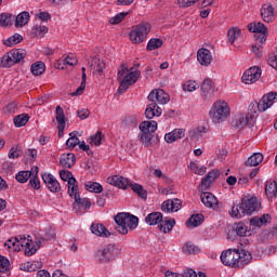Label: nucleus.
Here are the masks:
<instances>
[{
	"instance_id": "f257e3e1",
	"label": "nucleus",
	"mask_w": 277,
	"mask_h": 277,
	"mask_svg": "<svg viewBox=\"0 0 277 277\" xmlns=\"http://www.w3.org/2000/svg\"><path fill=\"white\" fill-rule=\"evenodd\" d=\"M252 261V253L250 251L238 249H227L221 254V263L226 267L234 269H243Z\"/></svg>"
},
{
	"instance_id": "f03ea898",
	"label": "nucleus",
	"mask_w": 277,
	"mask_h": 277,
	"mask_svg": "<svg viewBox=\"0 0 277 277\" xmlns=\"http://www.w3.org/2000/svg\"><path fill=\"white\" fill-rule=\"evenodd\" d=\"M115 222L117 224L116 230L120 235H127L129 230H135L140 224V219L128 212H119L115 216Z\"/></svg>"
},
{
	"instance_id": "7ed1b4c3",
	"label": "nucleus",
	"mask_w": 277,
	"mask_h": 277,
	"mask_svg": "<svg viewBox=\"0 0 277 277\" xmlns=\"http://www.w3.org/2000/svg\"><path fill=\"white\" fill-rule=\"evenodd\" d=\"M146 224L149 226H157L160 233H172V228L176 226V220L164 217L161 212H151L145 217Z\"/></svg>"
},
{
	"instance_id": "20e7f679",
	"label": "nucleus",
	"mask_w": 277,
	"mask_h": 277,
	"mask_svg": "<svg viewBox=\"0 0 277 277\" xmlns=\"http://www.w3.org/2000/svg\"><path fill=\"white\" fill-rule=\"evenodd\" d=\"M120 252L118 246L108 243L95 252V259L100 263H114L120 256Z\"/></svg>"
},
{
	"instance_id": "39448f33",
	"label": "nucleus",
	"mask_w": 277,
	"mask_h": 277,
	"mask_svg": "<svg viewBox=\"0 0 277 277\" xmlns=\"http://www.w3.org/2000/svg\"><path fill=\"white\" fill-rule=\"evenodd\" d=\"M138 140L148 148L153 145V137H155V132L157 131V121H143L140 124Z\"/></svg>"
},
{
	"instance_id": "423d86ee",
	"label": "nucleus",
	"mask_w": 277,
	"mask_h": 277,
	"mask_svg": "<svg viewBox=\"0 0 277 277\" xmlns=\"http://www.w3.org/2000/svg\"><path fill=\"white\" fill-rule=\"evenodd\" d=\"M230 115V107H228V103L224 101H217L213 104L210 109V118L212 122L215 124H220V122H224Z\"/></svg>"
},
{
	"instance_id": "0eeeda50",
	"label": "nucleus",
	"mask_w": 277,
	"mask_h": 277,
	"mask_svg": "<svg viewBox=\"0 0 277 277\" xmlns=\"http://www.w3.org/2000/svg\"><path fill=\"white\" fill-rule=\"evenodd\" d=\"M150 32V24H138L133 26L129 37L133 44H142L146 40V36Z\"/></svg>"
},
{
	"instance_id": "6e6552de",
	"label": "nucleus",
	"mask_w": 277,
	"mask_h": 277,
	"mask_svg": "<svg viewBox=\"0 0 277 277\" xmlns=\"http://www.w3.org/2000/svg\"><path fill=\"white\" fill-rule=\"evenodd\" d=\"M133 68L135 67H131L130 68L131 72L126 75L124 78L120 81L119 88L117 90L118 94H124V92L129 90V87L133 85L134 83H137V79L142 77V71L140 70L133 71Z\"/></svg>"
},
{
	"instance_id": "1a4fd4ad",
	"label": "nucleus",
	"mask_w": 277,
	"mask_h": 277,
	"mask_svg": "<svg viewBox=\"0 0 277 277\" xmlns=\"http://www.w3.org/2000/svg\"><path fill=\"white\" fill-rule=\"evenodd\" d=\"M147 98L151 103H156V105H167V103H170V95L163 89H154Z\"/></svg>"
},
{
	"instance_id": "9d476101",
	"label": "nucleus",
	"mask_w": 277,
	"mask_h": 277,
	"mask_svg": "<svg viewBox=\"0 0 277 277\" xmlns=\"http://www.w3.org/2000/svg\"><path fill=\"white\" fill-rule=\"evenodd\" d=\"M261 67L253 66L243 72L242 83H246L247 85H252V83H256V81L261 79Z\"/></svg>"
},
{
	"instance_id": "9b49d317",
	"label": "nucleus",
	"mask_w": 277,
	"mask_h": 277,
	"mask_svg": "<svg viewBox=\"0 0 277 277\" xmlns=\"http://www.w3.org/2000/svg\"><path fill=\"white\" fill-rule=\"evenodd\" d=\"M60 177L62 179V181L67 182L68 194L70 198H72V194L79 190V186L77 185V179H75V176H72V172L68 170H62L60 172Z\"/></svg>"
},
{
	"instance_id": "f8f14e48",
	"label": "nucleus",
	"mask_w": 277,
	"mask_h": 277,
	"mask_svg": "<svg viewBox=\"0 0 277 277\" xmlns=\"http://www.w3.org/2000/svg\"><path fill=\"white\" fill-rule=\"evenodd\" d=\"M277 93L271 92L265 94L256 104V108L259 111H267L272 105H274V101H276Z\"/></svg>"
},
{
	"instance_id": "ddd939ff",
	"label": "nucleus",
	"mask_w": 277,
	"mask_h": 277,
	"mask_svg": "<svg viewBox=\"0 0 277 277\" xmlns=\"http://www.w3.org/2000/svg\"><path fill=\"white\" fill-rule=\"evenodd\" d=\"M241 203L247 215H251L254 213V211H256V209H259V207H261V203H259V199H256V197H245L241 199Z\"/></svg>"
},
{
	"instance_id": "4468645a",
	"label": "nucleus",
	"mask_w": 277,
	"mask_h": 277,
	"mask_svg": "<svg viewBox=\"0 0 277 277\" xmlns=\"http://www.w3.org/2000/svg\"><path fill=\"white\" fill-rule=\"evenodd\" d=\"M254 122H256V110H251L246 116H240L236 127L238 129H243V127H254Z\"/></svg>"
},
{
	"instance_id": "2eb2a0df",
	"label": "nucleus",
	"mask_w": 277,
	"mask_h": 277,
	"mask_svg": "<svg viewBox=\"0 0 277 277\" xmlns=\"http://www.w3.org/2000/svg\"><path fill=\"white\" fill-rule=\"evenodd\" d=\"M183 202L181 201V199H168L162 202L161 210L164 213H170V211L172 213H175L176 211H180Z\"/></svg>"
},
{
	"instance_id": "dca6fc26",
	"label": "nucleus",
	"mask_w": 277,
	"mask_h": 277,
	"mask_svg": "<svg viewBox=\"0 0 277 277\" xmlns=\"http://www.w3.org/2000/svg\"><path fill=\"white\" fill-rule=\"evenodd\" d=\"M201 96L202 98H211L215 94V84L211 79H205L201 83Z\"/></svg>"
},
{
	"instance_id": "f3484780",
	"label": "nucleus",
	"mask_w": 277,
	"mask_h": 277,
	"mask_svg": "<svg viewBox=\"0 0 277 277\" xmlns=\"http://www.w3.org/2000/svg\"><path fill=\"white\" fill-rule=\"evenodd\" d=\"M197 60L201 66H211L213 55L209 49L201 48L197 52Z\"/></svg>"
},
{
	"instance_id": "a211bd4d",
	"label": "nucleus",
	"mask_w": 277,
	"mask_h": 277,
	"mask_svg": "<svg viewBox=\"0 0 277 277\" xmlns=\"http://www.w3.org/2000/svg\"><path fill=\"white\" fill-rule=\"evenodd\" d=\"M201 202L205 205V207H208V209H217V197L213 195V193L203 192L200 195Z\"/></svg>"
},
{
	"instance_id": "6ab92c4d",
	"label": "nucleus",
	"mask_w": 277,
	"mask_h": 277,
	"mask_svg": "<svg viewBox=\"0 0 277 277\" xmlns=\"http://www.w3.org/2000/svg\"><path fill=\"white\" fill-rule=\"evenodd\" d=\"M107 183L113 185L114 187H118L119 189H127L131 185L129 179L120 175H114L107 179Z\"/></svg>"
},
{
	"instance_id": "aec40b11",
	"label": "nucleus",
	"mask_w": 277,
	"mask_h": 277,
	"mask_svg": "<svg viewBox=\"0 0 277 277\" xmlns=\"http://www.w3.org/2000/svg\"><path fill=\"white\" fill-rule=\"evenodd\" d=\"M72 197L75 200L74 209H83V211L90 210V207H92V202L88 198H81L79 196V190H76L72 193Z\"/></svg>"
},
{
	"instance_id": "412c9836",
	"label": "nucleus",
	"mask_w": 277,
	"mask_h": 277,
	"mask_svg": "<svg viewBox=\"0 0 277 277\" xmlns=\"http://www.w3.org/2000/svg\"><path fill=\"white\" fill-rule=\"evenodd\" d=\"M42 179L48 189H50L53 194H57V192L62 189L60 182L55 179V176H53V174H43Z\"/></svg>"
},
{
	"instance_id": "4be33fe9",
	"label": "nucleus",
	"mask_w": 277,
	"mask_h": 277,
	"mask_svg": "<svg viewBox=\"0 0 277 277\" xmlns=\"http://www.w3.org/2000/svg\"><path fill=\"white\" fill-rule=\"evenodd\" d=\"M183 137H185V129L177 128V129H174L173 131L167 133L164 135V141L168 144H172V143L176 142V140H183Z\"/></svg>"
},
{
	"instance_id": "5701e85b",
	"label": "nucleus",
	"mask_w": 277,
	"mask_h": 277,
	"mask_svg": "<svg viewBox=\"0 0 277 277\" xmlns=\"http://www.w3.org/2000/svg\"><path fill=\"white\" fill-rule=\"evenodd\" d=\"M261 16L264 23H274V6H272V4H263Z\"/></svg>"
},
{
	"instance_id": "b1692460",
	"label": "nucleus",
	"mask_w": 277,
	"mask_h": 277,
	"mask_svg": "<svg viewBox=\"0 0 277 277\" xmlns=\"http://www.w3.org/2000/svg\"><path fill=\"white\" fill-rule=\"evenodd\" d=\"M91 232L93 235H96L97 237H110L111 233H109V229L105 227L103 224L93 223L91 225Z\"/></svg>"
},
{
	"instance_id": "393cba45",
	"label": "nucleus",
	"mask_w": 277,
	"mask_h": 277,
	"mask_svg": "<svg viewBox=\"0 0 277 277\" xmlns=\"http://www.w3.org/2000/svg\"><path fill=\"white\" fill-rule=\"evenodd\" d=\"M42 241H44V239L38 240L36 242H34V240H30V242H26V247H24L25 255L34 256V254L38 252V249L40 248V246H42Z\"/></svg>"
},
{
	"instance_id": "a878e982",
	"label": "nucleus",
	"mask_w": 277,
	"mask_h": 277,
	"mask_svg": "<svg viewBox=\"0 0 277 277\" xmlns=\"http://www.w3.org/2000/svg\"><path fill=\"white\" fill-rule=\"evenodd\" d=\"M93 75H103L105 70V61L101 58H93L90 65Z\"/></svg>"
},
{
	"instance_id": "bb28decb",
	"label": "nucleus",
	"mask_w": 277,
	"mask_h": 277,
	"mask_svg": "<svg viewBox=\"0 0 277 277\" xmlns=\"http://www.w3.org/2000/svg\"><path fill=\"white\" fill-rule=\"evenodd\" d=\"M272 222V216L269 214H263L262 216H253L250 220V225L261 228V226H265V224H269Z\"/></svg>"
},
{
	"instance_id": "cd10ccee",
	"label": "nucleus",
	"mask_w": 277,
	"mask_h": 277,
	"mask_svg": "<svg viewBox=\"0 0 277 277\" xmlns=\"http://www.w3.org/2000/svg\"><path fill=\"white\" fill-rule=\"evenodd\" d=\"M265 195L269 200H274L277 196V183L276 181H267L265 185Z\"/></svg>"
},
{
	"instance_id": "c85d7f7f",
	"label": "nucleus",
	"mask_w": 277,
	"mask_h": 277,
	"mask_svg": "<svg viewBox=\"0 0 277 277\" xmlns=\"http://www.w3.org/2000/svg\"><path fill=\"white\" fill-rule=\"evenodd\" d=\"M75 161H77L75 154L61 155L60 164L63 166V168H71L72 166H75Z\"/></svg>"
},
{
	"instance_id": "c756f323",
	"label": "nucleus",
	"mask_w": 277,
	"mask_h": 277,
	"mask_svg": "<svg viewBox=\"0 0 277 277\" xmlns=\"http://www.w3.org/2000/svg\"><path fill=\"white\" fill-rule=\"evenodd\" d=\"M217 176H220L219 171H210L205 177H202L201 187H205V189H209V186L211 185V183L214 182L215 179H217Z\"/></svg>"
},
{
	"instance_id": "7c9ffc66",
	"label": "nucleus",
	"mask_w": 277,
	"mask_h": 277,
	"mask_svg": "<svg viewBox=\"0 0 277 277\" xmlns=\"http://www.w3.org/2000/svg\"><path fill=\"white\" fill-rule=\"evenodd\" d=\"M263 162V154L254 153L248 160L245 162V166L248 168H256L260 163Z\"/></svg>"
},
{
	"instance_id": "2f4dec72",
	"label": "nucleus",
	"mask_w": 277,
	"mask_h": 277,
	"mask_svg": "<svg viewBox=\"0 0 277 277\" xmlns=\"http://www.w3.org/2000/svg\"><path fill=\"white\" fill-rule=\"evenodd\" d=\"M29 18H30L29 12L23 11L14 19L15 27H25V25L29 23Z\"/></svg>"
},
{
	"instance_id": "473e14b6",
	"label": "nucleus",
	"mask_w": 277,
	"mask_h": 277,
	"mask_svg": "<svg viewBox=\"0 0 277 277\" xmlns=\"http://www.w3.org/2000/svg\"><path fill=\"white\" fill-rule=\"evenodd\" d=\"M248 30L251 31L252 34H267V28L265 24L261 22L249 24Z\"/></svg>"
},
{
	"instance_id": "72a5a7b5",
	"label": "nucleus",
	"mask_w": 277,
	"mask_h": 277,
	"mask_svg": "<svg viewBox=\"0 0 277 277\" xmlns=\"http://www.w3.org/2000/svg\"><path fill=\"white\" fill-rule=\"evenodd\" d=\"M15 16L10 13L0 14V27H12Z\"/></svg>"
},
{
	"instance_id": "f704fd0d",
	"label": "nucleus",
	"mask_w": 277,
	"mask_h": 277,
	"mask_svg": "<svg viewBox=\"0 0 277 277\" xmlns=\"http://www.w3.org/2000/svg\"><path fill=\"white\" fill-rule=\"evenodd\" d=\"M11 58L14 62V65L21 64L27 56V52L25 50H11Z\"/></svg>"
},
{
	"instance_id": "c9c22d12",
	"label": "nucleus",
	"mask_w": 277,
	"mask_h": 277,
	"mask_svg": "<svg viewBox=\"0 0 277 277\" xmlns=\"http://www.w3.org/2000/svg\"><path fill=\"white\" fill-rule=\"evenodd\" d=\"M232 217H236L237 220L241 217H246V210L243 209V205L240 202L237 206H233L232 211L229 212Z\"/></svg>"
},
{
	"instance_id": "e433bc0d",
	"label": "nucleus",
	"mask_w": 277,
	"mask_h": 277,
	"mask_svg": "<svg viewBox=\"0 0 277 277\" xmlns=\"http://www.w3.org/2000/svg\"><path fill=\"white\" fill-rule=\"evenodd\" d=\"M205 222V215L202 214H193L187 221L186 225L192 226L193 228H196L197 226H200Z\"/></svg>"
},
{
	"instance_id": "4c0bfd02",
	"label": "nucleus",
	"mask_w": 277,
	"mask_h": 277,
	"mask_svg": "<svg viewBox=\"0 0 277 277\" xmlns=\"http://www.w3.org/2000/svg\"><path fill=\"white\" fill-rule=\"evenodd\" d=\"M30 70L35 77H40V75H44L47 65L43 62H37L31 65Z\"/></svg>"
},
{
	"instance_id": "58836bf2",
	"label": "nucleus",
	"mask_w": 277,
	"mask_h": 277,
	"mask_svg": "<svg viewBox=\"0 0 277 277\" xmlns=\"http://www.w3.org/2000/svg\"><path fill=\"white\" fill-rule=\"evenodd\" d=\"M131 189L134 192V194H137L140 198H143V200H146L148 198V193L144 187L137 183H130Z\"/></svg>"
},
{
	"instance_id": "ea45409f",
	"label": "nucleus",
	"mask_w": 277,
	"mask_h": 277,
	"mask_svg": "<svg viewBox=\"0 0 277 277\" xmlns=\"http://www.w3.org/2000/svg\"><path fill=\"white\" fill-rule=\"evenodd\" d=\"M84 189L93 194H101L103 193V185H101L98 182H87L84 184Z\"/></svg>"
},
{
	"instance_id": "a19ab883",
	"label": "nucleus",
	"mask_w": 277,
	"mask_h": 277,
	"mask_svg": "<svg viewBox=\"0 0 277 277\" xmlns=\"http://www.w3.org/2000/svg\"><path fill=\"white\" fill-rule=\"evenodd\" d=\"M12 66H14L12 53L8 52L2 57H0V68H12Z\"/></svg>"
},
{
	"instance_id": "79ce46f5",
	"label": "nucleus",
	"mask_w": 277,
	"mask_h": 277,
	"mask_svg": "<svg viewBox=\"0 0 277 277\" xmlns=\"http://www.w3.org/2000/svg\"><path fill=\"white\" fill-rule=\"evenodd\" d=\"M184 254H200V248L192 242H186L182 249Z\"/></svg>"
},
{
	"instance_id": "37998d69",
	"label": "nucleus",
	"mask_w": 277,
	"mask_h": 277,
	"mask_svg": "<svg viewBox=\"0 0 277 277\" xmlns=\"http://www.w3.org/2000/svg\"><path fill=\"white\" fill-rule=\"evenodd\" d=\"M23 42V36L15 34L11 37H9L6 40L3 41V44L5 47H14L16 44H21Z\"/></svg>"
},
{
	"instance_id": "c03bdc74",
	"label": "nucleus",
	"mask_w": 277,
	"mask_h": 277,
	"mask_svg": "<svg viewBox=\"0 0 277 277\" xmlns=\"http://www.w3.org/2000/svg\"><path fill=\"white\" fill-rule=\"evenodd\" d=\"M4 248L12 250V252H21V247H18V237L10 238L4 242Z\"/></svg>"
},
{
	"instance_id": "a18cd8bd",
	"label": "nucleus",
	"mask_w": 277,
	"mask_h": 277,
	"mask_svg": "<svg viewBox=\"0 0 277 277\" xmlns=\"http://www.w3.org/2000/svg\"><path fill=\"white\" fill-rule=\"evenodd\" d=\"M13 122L17 128L25 127V124L29 122V115L27 114L17 115L16 117H14Z\"/></svg>"
},
{
	"instance_id": "49530a36",
	"label": "nucleus",
	"mask_w": 277,
	"mask_h": 277,
	"mask_svg": "<svg viewBox=\"0 0 277 277\" xmlns=\"http://www.w3.org/2000/svg\"><path fill=\"white\" fill-rule=\"evenodd\" d=\"M163 47V40L161 39H150L147 43V51H157V49H161Z\"/></svg>"
},
{
	"instance_id": "de8ad7c7",
	"label": "nucleus",
	"mask_w": 277,
	"mask_h": 277,
	"mask_svg": "<svg viewBox=\"0 0 277 277\" xmlns=\"http://www.w3.org/2000/svg\"><path fill=\"white\" fill-rule=\"evenodd\" d=\"M55 114L58 127L66 126V116L64 115V108H62V106H56Z\"/></svg>"
},
{
	"instance_id": "09e8293b",
	"label": "nucleus",
	"mask_w": 277,
	"mask_h": 277,
	"mask_svg": "<svg viewBox=\"0 0 277 277\" xmlns=\"http://www.w3.org/2000/svg\"><path fill=\"white\" fill-rule=\"evenodd\" d=\"M227 36L230 44H235V40H237V38L241 36V30L238 27H234L232 29H228Z\"/></svg>"
},
{
	"instance_id": "8fccbe9b",
	"label": "nucleus",
	"mask_w": 277,
	"mask_h": 277,
	"mask_svg": "<svg viewBox=\"0 0 277 277\" xmlns=\"http://www.w3.org/2000/svg\"><path fill=\"white\" fill-rule=\"evenodd\" d=\"M15 179L18 183H27L29 179H31V172L30 171H19L16 175Z\"/></svg>"
},
{
	"instance_id": "3c124183",
	"label": "nucleus",
	"mask_w": 277,
	"mask_h": 277,
	"mask_svg": "<svg viewBox=\"0 0 277 277\" xmlns=\"http://www.w3.org/2000/svg\"><path fill=\"white\" fill-rule=\"evenodd\" d=\"M235 233L238 235V237H246L248 235V226H246L243 223H237L235 227Z\"/></svg>"
},
{
	"instance_id": "603ef678",
	"label": "nucleus",
	"mask_w": 277,
	"mask_h": 277,
	"mask_svg": "<svg viewBox=\"0 0 277 277\" xmlns=\"http://www.w3.org/2000/svg\"><path fill=\"white\" fill-rule=\"evenodd\" d=\"M156 108H157V103H151V104L147 105V107L145 109V116L148 120H153V118H155V116H157L155 114Z\"/></svg>"
},
{
	"instance_id": "864d4df0",
	"label": "nucleus",
	"mask_w": 277,
	"mask_h": 277,
	"mask_svg": "<svg viewBox=\"0 0 277 277\" xmlns=\"http://www.w3.org/2000/svg\"><path fill=\"white\" fill-rule=\"evenodd\" d=\"M5 272H10V260L0 255V274H5Z\"/></svg>"
},
{
	"instance_id": "5fc2aeb1",
	"label": "nucleus",
	"mask_w": 277,
	"mask_h": 277,
	"mask_svg": "<svg viewBox=\"0 0 277 277\" xmlns=\"http://www.w3.org/2000/svg\"><path fill=\"white\" fill-rule=\"evenodd\" d=\"M29 185L32 189H40V180H38V167H35V175L30 177Z\"/></svg>"
},
{
	"instance_id": "6e6d98bb",
	"label": "nucleus",
	"mask_w": 277,
	"mask_h": 277,
	"mask_svg": "<svg viewBox=\"0 0 277 277\" xmlns=\"http://www.w3.org/2000/svg\"><path fill=\"white\" fill-rule=\"evenodd\" d=\"M128 14H129V12H126V13L121 12V13L117 14L116 16H114L109 19V24L118 25L119 23H122Z\"/></svg>"
},
{
	"instance_id": "4d7b16f0",
	"label": "nucleus",
	"mask_w": 277,
	"mask_h": 277,
	"mask_svg": "<svg viewBox=\"0 0 277 277\" xmlns=\"http://www.w3.org/2000/svg\"><path fill=\"white\" fill-rule=\"evenodd\" d=\"M79 144V137H77V135L75 134V132H71L69 134V138L66 142V146L68 148H75V146H78Z\"/></svg>"
},
{
	"instance_id": "13d9d810",
	"label": "nucleus",
	"mask_w": 277,
	"mask_h": 277,
	"mask_svg": "<svg viewBox=\"0 0 277 277\" xmlns=\"http://www.w3.org/2000/svg\"><path fill=\"white\" fill-rule=\"evenodd\" d=\"M103 140V132L97 131L95 135L90 136V144L92 146H101V142Z\"/></svg>"
},
{
	"instance_id": "bf43d9fd",
	"label": "nucleus",
	"mask_w": 277,
	"mask_h": 277,
	"mask_svg": "<svg viewBox=\"0 0 277 277\" xmlns=\"http://www.w3.org/2000/svg\"><path fill=\"white\" fill-rule=\"evenodd\" d=\"M183 90L184 92H194L195 90H198V83L193 80L186 81L183 85Z\"/></svg>"
},
{
	"instance_id": "052dcab7",
	"label": "nucleus",
	"mask_w": 277,
	"mask_h": 277,
	"mask_svg": "<svg viewBox=\"0 0 277 277\" xmlns=\"http://www.w3.org/2000/svg\"><path fill=\"white\" fill-rule=\"evenodd\" d=\"M32 31L37 38H40L49 32V28H47V26H35Z\"/></svg>"
},
{
	"instance_id": "680f3d73",
	"label": "nucleus",
	"mask_w": 277,
	"mask_h": 277,
	"mask_svg": "<svg viewBox=\"0 0 277 277\" xmlns=\"http://www.w3.org/2000/svg\"><path fill=\"white\" fill-rule=\"evenodd\" d=\"M130 71L127 64L120 65L117 74V80L120 82L122 79H124V75H127Z\"/></svg>"
},
{
	"instance_id": "e2e57ef3",
	"label": "nucleus",
	"mask_w": 277,
	"mask_h": 277,
	"mask_svg": "<svg viewBox=\"0 0 277 277\" xmlns=\"http://www.w3.org/2000/svg\"><path fill=\"white\" fill-rule=\"evenodd\" d=\"M31 240V236L23 237V236H17V248H25L27 243H29Z\"/></svg>"
},
{
	"instance_id": "0e129e2a",
	"label": "nucleus",
	"mask_w": 277,
	"mask_h": 277,
	"mask_svg": "<svg viewBox=\"0 0 277 277\" xmlns=\"http://www.w3.org/2000/svg\"><path fill=\"white\" fill-rule=\"evenodd\" d=\"M199 0H177L180 8H192L195 3H198Z\"/></svg>"
},
{
	"instance_id": "69168bd1",
	"label": "nucleus",
	"mask_w": 277,
	"mask_h": 277,
	"mask_svg": "<svg viewBox=\"0 0 277 277\" xmlns=\"http://www.w3.org/2000/svg\"><path fill=\"white\" fill-rule=\"evenodd\" d=\"M77 62V56H75V54H69L65 58V64H67L68 66H76Z\"/></svg>"
},
{
	"instance_id": "338daca9",
	"label": "nucleus",
	"mask_w": 277,
	"mask_h": 277,
	"mask_svg": "<svg viewBox=\"0 0 277 277\" xmlns=\"http://www.w3.org/2000/svg\"><path fill=\"white\" fill-rule=\"evenodd\" d=\"M267 64H269L272 66V68H275V70H277V56H276V54H269L268 55Z\"/></svg>"
},
{
	"instance_id": "774afa93",
	"label": "nucleus",
	"mask_w": 277,
	"mask_h": 277,
	"mask_svg": "<svg viewBox=\"0 0 277 277\" xmlns=\"http://www.w3.org/2000/svg\"><path fill=\"white\" fill-rule=\"evenodd\" d=\"M183 277H198V273L194 268H187L182 273Z\"/></svg>"
}]
</instances>
